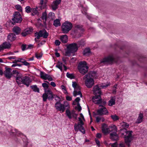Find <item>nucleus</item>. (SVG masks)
Masks as SVG:
<instances>
[{
    "label": "nucleus",
    "mask_w": 147,
    "mask_h": 147,
    "mask_svg": "<svg viewBox=\"0 0 147 147\" xmlns=\"http://www.w3.org/2000/svg\"><path fill=\"white\" fill-rule=\"evenodd\" d=\"M78 68L80 73L84 75L88 72V67L86 61H82L79 63Z\"/></svg>",
    "instance_id": "f257e3e1"
},
{
    "label": "nucleus",
    "mask_w": 147,
    "mask_h": 147,
    "mask_svg": "<svg viewBox=\"0 0 147 147\" xmlns=\"http://www.w3.org/2000/svg\"><path fill=\"white\" fill-rule=\"evenodd\" d=\"M73 26L70 22L66 21L63 23L61 26V29L63 33L67 34L71 29Z\"/></svg>",
    "instance_id": "f03ea898"
},
{
    "label": "nucleus",
    "mask_w": 147,
    "mask_h": 147,
    "mask_svg": "<svg viewBox=\"0 0 147 147\" xmlns=\"http://www.w3.org/2000/svg\"><path fill=\"white\" fill-rule=\"evenodd\" d=\"M125 133L127 135H125L124 137L125 143L128 146H130V143L133 140V137L132 133L133 131H126Z\"/></svg>",
    "instance_id": "7ed1b4c3"
},
{
    "label": "nucleus",
    "mask_w": 147,
    "mask_h": 147,
    "mask_svg": "<svg viewBox=\"0 0 147 147\" xmlns=\"http://www.w3.org/2000/svg\"><path fill=\"white\" fill-rule=\"evenodd\" d=\"M90 74L86 75L84 77L85 80V83L86 86L88 88H91L94 84V81L93 79L90 78Z\"/></svg>",
    "instance_id": "20e7f679"
},
{
    "label": "nucleus",
    "mask_w": 147,
    "mask_h": 147,
    "mask_svg": "<svg viewBox=\"0 0 147 147\" xmlns=\"http://www.w3.org/2000/svg\"><path fill=\"white\" fill-rule=\"evenodd\" d=\"M48 35L49 34L45 29L41 30L38 32H36L34 33V36L36 37L34 40H36V38L39 39L41 37H43V38H47Z\"/></svg>",
    "instance_id": "39448f33"
},
{
    "label": "nucleus",
    "mask_w": 147,
    "mask_h": 147,
    "mask_svg": "<svg viewBox=\"0 0 147 147\" xmlns=\"http://www.w3.org/2000/svg\"><path fill=\"white\" fill-rule=\"evenodd\" d=\"M55 106L56 109L57 111H61V113L64 112L65 107L69 108V106L68 104L65 105L61 103V102H59V101L56 102L55 104Z\"/></svg>",
    "instance_id": "423d86ee"
},
{
    "label": "nucleus",
    "mask_w": 147,
    "mask_h": 147,
    "mask_svg": "<svg viewBox=\"0 0 147 147\" xmlns=\"http://www.w3.org/2000/svg\"><path fill=\"white\" fill-rule=\"evenodd\" d=\"M116 60L113 56L109 55L108 57L103 58L100 61V64H105L107 63H112L113 62H116Z\"/></svg>",
    "instance_id": "0eeeda50"
},
{
    "label": "nucleus",
    "mask_w": 147,
    "mask_h": 147,
    "mask_svg": "<svg viewBox=\"0 0 147 147\" xmlns=\"http://www.w3.org/2000/svg\"><path fill=\"white\" fill-rule=\"evenodd\" d=\"M21 75L19 74V81H21L22 84L28 87L30 83L31 82L30 79L27 76L23 77L21 78Z\"/></svg>",
    "instance_id": "6e6552de"
},
{
    "label": "nucleus",
    "mask_w": 147,
    "mask_h": 147,
    "mask_svg": "<svg viewBox=\"0 0 147 147\" xmlns=\"http://www.w3.org/2000/svg\"><path fill=\"white\" fill-rule=\"evenodd\" d=\"M97 113L98 115L102 116L106 115L108 113V112L105 107L100 105H99V108L97 110Z\"/></svg>",
    "instance_id": "1a4fd4ad"
},
{
    "label": "nucleus",
    "mask_w": 147,
    "mask_h": 147,
    "mask_svg": "<svg viewBox=\"0 0 147 147\" xmlns=\"http://www.w3.org/2000/svg\"><path fill=\"white\" fill-rule=\"evenodd\" d=\"M65 114L69 119H71L72 117L75 119H77L78 114L75 113V111L74 110L71 112L69 109H67L65 111Z\"/></svg>",
    "instance_id": "9d476101"
},
{
    "label": "nucleus",
    "mask_w": 147,
    "mask_h": 147,
    "mask_svg": "<svg viewBox=\"0 0 147 147\" xmlns=\"http://www.w3.org/2000/svg\"><path fill=\"white\" fill-rule=\"evenodd\" d=\"M78 48L77 45L76 43L69 44L67 47V49H69L73 53L77 51Z\"/></svg>",
    "instance_id": "9b49d317"
},
{
    "label": "nucleus",
    "mask_w": 147,
    "mask_h": 147,
    "mask_svg": "<svg viewBox=\"0 0 147 147\" xmlns=\"http://www.w3.org/2000/svg\"><path fill=\"white\" fill-rule=\"evenodd\" d=\"M5 70L4 72L5 76L7 79H10L12 75V74L11 72L12 69L7 67H5Z\"/></svg>",
    "instance_id": "f8f14e48"
},
{
    "label": "nucleus",
    "mask_w": 147,
    "mask_h": 147,
    "mask_svg": "<svg viewBox=\"0 0 147 147\" xmlns=\"http://www.w3.org/2000/svg\"><path fill=\"white\" fill-rule=\"evenodd\" d=\"M40 75V78L44 80H48L49 81H51L53 80V78L50 75L46 74L43 71H41Z\"/></svg>",
    "instance_id": "ddd939ff"
},
{
    "label": "nucleus",
    "mask_w": 147,
    "mask_h": 147,
    "mask_svg": "<svg viewBox=\"0 0 147 147\" xmlns=\"http://www.w3.org/2000/svg\"><path fill=\"white\" fill-rule=\"evenodd\" d=\"M10 22L13 25L18 22V11H15L14 12L11 21H10Z\"/></svg>",
    "instance_id": "4468645a"
},
{
    "label": "nucleus",
    "mask_w": 147,
    "mask_h": 147,
    "mask_svg": "<svg viewBox=\"0 0 147 147\" xmlns=\"http://www.w3.org/2000/svg\"><path fill=\"white\" fill-rule=\"evenodd\" d=\"M93 92L95 96H100L101 94V89L97 85H96L93 87Z\"/></svg>",
    "instance_id": "2eb2a0df"
},
{
    "label": "nucleus",
    "mask_w": 147,
    "mask_h": 147,
    "mask_svg": "<svg viewBox=\"0 0 147 147\" xmlns=\"http://www.w3.org/2000/svg\"><path fill=\"white\" fill-rule=\"evenodd\" d=\"M109 127H108L107 125L104 123L102 126V132L105 135L108 134L110 132Z\"/></svg>",
    "instance_id": "dca6fc26"
},
{
    "label": "nucleus",
    "mask_w": 147,
    "mask_h": 147,
    "mask_svg": "<svg viewBox=\"0 0 147 147\" xmlns=\"http://www.w3.org/2000/svg\"><path fill=\"white\" fill-rule=\"evenodd\" d=\"M115 49H116L117 48H119L121 50H123L125 51V53L127 55H128L129 53V49L125 46H120L118 45L117 44H115L113 47Z\"/></svg>",
    "instance_id": "f3484780"
},
{
    "label": "nucleus",
    "mask_w": 147,
    "mask_h": 147,
    "mask_svg": "<svg viewBox=\"0 0 147 147\" xmlns=\"http://www.w3.org/2000/svg\"><path fill=\"white\" fill-rule=\"evenodd\" d=\"M92 100L96 104H98L102 103V100L100 96H94L92 98Z\"/></svg>",
    "instance_id": "a211bd4d"
},
{
    "label": "nucleus",
    "mask_w": 147,
    "mask_h": 147,
    "mask_svg": "<svg viewBox=\"0 0 147 147\" xmlns=\"http://www.w3.org/2000/svg\"><path fill=\"white\" fill-rule=\"evenodd\" d=\"M16 38V35L13 33H10L7 35V40L8 42H12L15 40Z\"/></svg>",
    "instance_id": "6ab92c4d"
},
{
    "label": "nucleus",
    "mask_w": 147,
    "mask_h": 147,
    "mask_svg": "<svg viewBox=\"0 0 147 147\" xmlns=\"http://www.w3.org/2000/svg\"><path fill=\"white\" fill-rule=\"evenodd\" d=\"M110 136V138L113 141H117L119 140V137L117 133H111Z\"/></svg>",
    "instance_id": "aec40b11"
},
{
    "label": "nucleus",
    "mask_w": 147,
    "mask_h": 147,
    "mask_svg": "<svg viewBox=\"0 0 147 147\" xmlns=\"http://www.w3.org/2000/svg\"><path fill=\"white\" fill-rule=\"evenodd\" d=\"M3 47L4 48V49H10L11 47V45L10 43V42H3L2 44Z\"/></svg>",
    "instance_id": "412c9836"
},
{
    "label": "nucleus",
    "mask_w": 147,
    "mask_h": 147,
    "mask_svg": "<svg viewBox=\"0 0 147 147\" xmlns=\"http://www.w3.org/2000/svg\"><path fill=\"white\" fill-rule=\"evenodd\" d=\"M45 92L47 93L49 100H52L54 98L55 94H53L51 90H48L47 91H46Z\"/></svg>",
    "instance_id": "4be33fe9"
},
{
    "label": "nucleus",
    "mask_w": 147,
    "mask_h": 147,
    "mask_svg": "<svg viewBox=\"0 0 147 147\" xmlns=\"http://www.w3.org/2000/svg\"><path fill=\"white\" fill-rule=\"evenodd\" d=\"M60 39L63 43H65L68 41L67 36L66 35H62L60 37Z\"/></svg>",
    "instance_id": "5701e85b"
},
{
    "label": "nucleus",
    "mask_w": 147,
    "mask_h": 147,
    "mask_svg": "<svg viewBox=\"0 0 147 147\" xmlns=\"http://www.w3.org/2000/svg\"><path fill=\"white\" fill-rule=\"evenodd\" d=\"M143 118V115L142 113H140L137 119L136 123H140L142 121Z\"/></svg>",
    "instance_id": "b1692460"
},
{
    "label": "nucleus",
    "mask_w": 147,
    "mask_h": 147,
    "mask_svg": "<svg viewBox=\"0 0 147 147\" xmlns=\"http://www.w3.org/2000/svg\"><path fill=\"white\" fill-rule=\"evenodd\" d=\"M30 88L35 92L39 93L40 92L39 88L37 87L36 85H33L30 86Z\"/></svg>",
    "instance_id": "393cba45"
},
{
    "label": "nucleus",
    "mask_w": 147,
    "mask_h": 147,
    "mask_svg": "<svg viewBox=\"0 0 147 147\" xmlns=\"http://www.w3.org/2000/svg\"><path fill=\"white\" fill-rule=\"evenodd\" d=\"M13 76L16 78V80L17 84H18V72L17 70H13V73H12Z\"/></svg>",
    "instance_id": "a878e982"
},
{
    "label": "nucleus",
    "mask_w": 147,
    "mask_h": 147,
    "mask_svg": "<svg viewBox=\"0 0 147 147\" xmlns=\"http://www.w3.org/2000/svg\"><path fill=\"white\" fill-rule=\"evenodd\" d=\"M137 58L141 62H144V60L146 59L145 57L142 55H138L137 56Z\"/></svg>",
    "instance_id": "bb28decb"
},
{
    "label": "nucleus",
    "mask_w": 147,
    "mask_h": 147,
    "mask_svg": "<svg viewBox=\"0 0 147 147\" xmlns=\"http://www.w3.org/2000/svg\"><path fill=\"white\" fill-rule=\"evenodd\" d=\"M109 127L110 128V132L112 131L113 132L112 133L115 132V133H117V128L116 126L113 125L111 126H110Z\"/></svg>",
    "instance_id": "cd10ccee"
},
{
    "label": "nucleus",
    "mask_w": 147,
    "mask_h": 147,
    "mask_svg": "<svg viewBox=\"0 0 147 147\" xmlns=\"http://www.w3.org/2000/svg\"><path fill=\"white\" fill-rule=\"evenodd\" d=\"M19 137H21V135H22V136L23 137V139H22L23 141L24 142H25V146L26 147L28 145V141L26 139V137L25 135H23L22 133H21L19 131Z\"/></svg>",
    "instance_id": "c85d7f7f"
},
{
    "label": "nucleus",
    "mask_w": 147,
    "mask_h": 147,
    "mask_svg": "<svg viewBox=\"0 0 147 147\" xmlns=\"http://www.w3.org/2000/svg\"><path fill=\"white\" fill-rule=\"evenodd\" d=\"M61 23L60 20L58 19H56L55 20L53 23V25L55 27H57L61 26Z\"/></svg>",
    "instance_id": "c756f323"
},
{
    "label": "nucleus",
    "mask_w": 147,
    "mask_h": 147,
    "mask_svg": "<svg viewBox=\"0 0 147 147\" xmlns=\"http://www.w3.org/2000/svg\"><path fill=\"white\" fill-rule=\"evenodd\" d=\"M19 62H21L24 65L28 66H29L30 65V64L27 62L25 59H23L21 58H19Z\"/></svg>",
    "instance_id": "7c9ffc66"
},
{
    "label": "nucleus",
    "mask_w": 147,
    "mask_h": 147,
    "mask_svg": "<svg viewBox=\"0 0 147 147\" xmlns=\"http://www.w3.org/2000/svg\"><path fill=\"white\" fill-rule=\"evenodd\" d=\"M121 126L123 128V129H121V130L122 131L123 130H125V132L126 131H127L126 128H127L129 126V125L128 123H127L123 122Z\"/></svg>",
    "instance_id": "2f4dec72"
},
{
    "label": "nucleus",
    "mask_w": 147,
    "mask_h": 147,
    "mask_svg": "<svg viewBox=\"0 0 147 147\" xmlns=\"http://www.w3.org/2000/svg\"><path fill=\"white\" fill-rule=\"evenodd\" d=\"M91 52L90 49L89 48H86L84 50L83 54L84 55H89Z\"/></svg>",
    "instance_id": "473e14b6"
},
{
    "label": "nucleus",
    "mask_w": 147,
    "mask_h": 147,
    "mask_svg": "<svg viewBox=\"0 0 147 147\" xmlns=\"http://www.w3.org/2000/svg\"><path fill=\"white\" fill-rule=\"evenodd\" d=\"M48 16H47V14L46 11L42 13L41 18L42 20H45V22L48 18Z\"/></svg>",
    "instance_id": "72a5a7b5"
},
{
    "label": "nucleus",
    "mask_w": 147,
    "mask_h": 147,
    "mask_svg": "<svg viewBox=\"0 0 147 147\" xmlns=\"http://www.w3.org/2000/svg\"><path fill=\"white\" fill-rule=\"evenodd\" d=\"M78 125L79 126L78 129L79 130L81 131L83 134H84L85 132L84 127L83 126H82V125H80V124L79 123H78Z\"/></svg>",
    "instance_id": "f704fd0d"
},
{
    "label": "nucleus",
    "mask_w": 147,
    "mask_h": 147,
    "mask_svg": "<svg viewBox=\"0 0 147 147\" xmlns=\"http://www.w3.org/2000/svg\"><path fill=\"white\" fill-rule=\"evenodd\" d=\"M115 104V99L113 98L111 99L109 102V106H112Z\"/></svg>",
    "instance_id": "c9c22d12"
},
{
    "label": "nucleus",
    "mask_w": 147,
    "mask_h": 147,
    "mask_svg": "<svg viewBox=\"0 0 147 147\" xmlns=\"http://www.w3.org/2000/svg\"><path fill=\"white\" fill-rule=\"evenodd\" d=\"M12 31L16 34H18V27L14 26L12 29Z\"/></svg>",
    "instance_id": "e433bc0d"
},
{
    "label": "nucleus",
    "mask_w": 147,
    "mask_h": 147,
    "mask_svg": "<svg viewBox=\"0 0 147 147\" xmlns=\"http://www.w3.org/2000/svg\"><path fill=\"white\" fill-rule=\"evenodd\" d=\"M67 77L69 78L70 79H74L75 78V77L74 75L73 74H70L69 72H67L66 74Z\"/></svg>",
    "instance_id": "4c0bfd02"
},
{
    "label": "nucleus",
    "mask_w": 147,
    "mask_h": 147,
    "mask_svg": "<svg viewBox=\"0 0 147 147\" xmlns=\"http://www.w3.org/2000/svg\"><path fill=\"white\" fill-rule=\"evenodd\" d=\"M42 97L43 98V101L44 102L46 101L47 99V98L48 99L47 93L45 92V93L43 94Z\"/></svg>",
    "instance_id": "58836bf2"
},
{
    "label": "nucleus",
    "mask_w": 147,
    "mask_h": 147,
    "mask_svg": "<svg viewBox=\"0 0 147 147\" xmlns=\"http://www.w3.org/2000/svg\"><path fill=\"white\" fill-rule=\"evenodd\" d=\"M80 95L81 97H82V95L80 91H79L78 92L76 90H74L73 92L74 96L76 97L77 95Z\"/></svg>",
    "instance_id": "ea45409f"
},
{
    "label": "nucleus",
    "mask_w": 147,
    "mask_h": 147,
    "mask_svg": "<svg viewBox=\"0 0 147 147\" xmlns=\"http://www.w3.org/2000/svg\"><path fill=\"white\" fill-rule=\"evenodd\" d=\"M55 13L53 12H50L48 15V18H49L53 20L54 17Z\"/></svg>",
    "instance_id": "a19ab883"
},
{
    "label": "nucleus",
    "mask_w": 147,
    "mask_h": 147,
    "mask_svg": "<svg viewBox=\"0 0 147 147\" xmlns=\"http://www.w3.org/2000/svg\"><path fill=\"white\" fill-rule=\"evenodd\" d=\"M72 86L74 89H79V86L75 82H72Z\"/></svg>",
    "instance_id": "79ce46f5"
},
{
    "label": "nucleus",
    "mask_w": 147,
    "mask_h": 147,
    "mask_svg": "<svg viewBox=\"0 0 147 147\" xmlns=\"http://www.w3.org/2000/svg\"><path fill=\"white\" fill-rule=\"evenodd\" d=\"M71 53H73L69 49H67V51L65 53V56H70Z\"/></svg>",
    "instance_id": "37998d69"
},
{
    "label": "nucleus",
    "mask_w": 147,
    "mask_h": 147,
    "mask_svg": "<svg viewBox=\"0 0 147 147\" xmlns=\"http://www.w3.org/2000/svg\"><path fill=\"white\" fill-rule=\"evenodd\" d=\"M111 117L113 120L115 121L119 120V117L116 115H112Z\"/></svg>",
    "instance_id": "c03bdc74"
},
{
    "label": "nucleus",
    "mask_w": 147,
    "mask_h": 147,
    "mask_svg": "<svg viewBox=\"0 0 147 147\" xmlns=\"http://www.w3.org/2000/svg\"><path fill=\"white\" fill-rule=\"evenodd\" d=\"M25 11L27 13L31 12L32 11V9L29 6H27L25 8Z\"/></svg>",
    "instance_id": "a18cd8bd"
},
{
    "label": "nucleus",
    "mask_w": 147,
    "mask_h": 147,
    "mask_svg": "<svg viewBox=\"0 0 147 147\" xmlns=\"http://www.w3.org/2000/svg\"><path fill=\"white\" fill-rule=\"evenodd\" d=\"M25 30L27 34H28L31 33L32 32L33 29L32 28H30L26 29Z\"/></svg>",
    "instance_id": "49530a36"
},
{
    "label": "nucleus",
    "mask_w": 147,
    "mask_h": 147,
    "mask_svg": "<svg viewBox=\"0 0 147 147\" xmlns=\"http://www.w3.org/2000/svg\"><path fill=\"white\" fill-rule=\"evenodd\" d=\"M38 7H36V8H32V11L33 13L35 14H37L38 13Z\"/></svg>",
    "instance_id": "de8ad7c7"
},
{
    "label": "nucleus",
    "mask_w": 147,
    "mask_h": 147,
    "mask_svg": "<svg viewBox=\"0 0 147 147\" xmlns=\"http://www.w3.org/2000/svg\"><path fill=\"white\" fill-rule=\"evenodd\" d=\"M75 27L76 28L79 29L81 31H83V26L80 25H76Z\"/></svg>",
    "instance_id": "09e8293b"
},
{
    "label": "nucleus",
    "mask_w": 147,
    "mask_h": 147,
    "mask_svg": "<svg viewBox=\"0 0 147 147\" xmlns=\"http://www.w3.org/2000/svg\"><path fill=\"white\" fill-rule=\"evenodd\" d=\"M53 98H55V100L56 101H57V102L59 101V102H61V100L59 97L55 95H54Z\"/></svg>",
    "instance_id": "8fccbe9b"
},
{
    "label": "nucleus",
    "mask_w": 147,
    "mask_h": 147,
    "mask_svg": "<svg viewBox=\"0 0 147 147\" xmlns=\"http://www.w3.org/2000/svg\"><path fill=\"white\" fill-rule=\"evenodd\" d=\"M62 64V63H61L56 66V67L59 69L61 71H62L63 70Z\"/></svg>",
    "instance_id": "3c124183"
},
{
    "label": "nucleus",
    "mask_w": 147,
    "mask_h": 147,
    "mask_svg": "<svg viewBox=\"0 0 147 147\" xmlns=\"http://www.w3.org/2000/svg\"><path fill=\"white\" fill-rule=\"evenodd\" d=\"M61 3V1H60L58 0H56L53 2V4L55 6H58V5Z\"/></svg>",
    "instance_id": "603ef678"
},
{
    "label": "nucleus",
    "mask_w": 147,
    "mask_h": 147,
    "mask_svg": "<svg viewBox=\"0 0 147 147\" xmlns=\"http://www.w3.org/2000/svg\"><path fill=\"white\" fill-rule=\"evenodd\" d=\"M77 45L78 48L80 47L81 46L84 45V42L82 40H81L78 42L76 43Z\"/></svg>",
    "instance_id": "864d4df0"
},
{
    "label": "nucleus",
    "mask_w": 147,
    "mask_h": 147,
    "mask_svg": "<svg viewBox=\"0 0 147 147\" xmlns=\"http://www.w3.org/2000/svg\"><path fill=\"white\" fill-rule=\"evenodd\" d=\"M26 46L27 45L26 44H22L21 46V48L22 49V50L23 51H24L26 49H26Z\"/></svg>",
    "instance_id": "5fc2aeb1"
},
{
    "label": "nucleus",
    "mask_w": 147,
    "mask_h": 147,
    "mask_svg": "<svg viewBox=\"0 0 147 147\" xmlns=\"http://www.w3.org/2000/svg\"><path fill=\"white\" fill-rule=\"evenodd\" d=\"M42 56V54L40 53H36L35 54V57L38 59L41 58Z\"/></svg>",
    "instance_id": "6e6d98bb"
},
{
    "label": "nucleus",
    "mask_w": 147,
    "mask_h": 147,
    "mask_svg": "<svg viewBox=\"0 0 147 147\" xmlns=\"http://www.w3.org/2000/svg\"><path fill=\"white\" fill-rule=\"evenodd\" d=\"M42 86L44 88H49V85L46 83H44L42 84Z\"/></svg>",
    "instance_id": "4d7b16f0"
},
{
    "label": "nucleus",
    "mask_w": 147,
    "mask_h": 147,
    "mask_svg": "<svg viewBox=\"0 0 147 147\" xmlns=\"http://www.w3.org/2000/svg\"><path fill=\"white\" fill-rule=\"evenodd\" d=\"M55 43L56 46H58L60 45L61 42L59 40H55Z\"/></svg>",
    "instance_id": "13d9d810"
},
{
    "label": "nucleus",
    "mask_w": 147,
    "mask_h": 147,
    "mask_svg": "<svg viewBox=\"0 0 147 147\" xmlns=\"http://www.w3.org/2000/svg\"><path fill=\"white\" fill-rule=\"evenodd\" d=\"M78 127L79 126L78 125H78H77L76 124H75L74 126V130L76 131H78Z\"/></svg>",
    "instance_id": "bf43d9fd"
},
{
    "label": "nucleus",
    "mask_w": 147,
    "mask_h": 147,
    "mask_svg": "<svg viewBox=\"0 0 147 147\" xmlns=\"http://www.w3.org/2000/svg\"><path fill=\"white\" fill-rule=\"evenodd\" d=\"M95 141L96 144H97L98 146H99L100 145V143L99 140L95 138Z\"/></svg>",
    "instance_id": "052dcab7"
},
{
    "label": "nucleus",
    "mask_w": 147,
    "mask_h": 147,
    "mask_svg": "<svg viewBox=\"0 0 147 147\" xmlns=\"http://www.w3.org/2000/svg\"><path fill=\"white\" fill-rule=\"evenodd\" d=\"M102 137V134L100 133H97L96 135V137L97 138H100Z\"/></svg>",
    "instance_id": "680f3d73"
},
{
    "label": "nucleus",
    "mask_w": 147,
    "mask_h": 147,
    "mask_svg": "<svg viewBox=\"0 0 147 147\" xmlns=\"http://www.w3.org/2000/svg\"><path fill=\"white\" fill-rule=\"evenodd\" d=\"M52 8L53 10H55L58 8V7L57 6H55L53 4L52 5Z\"/></svg>",
    "instance_id": "e2e57ef3"
},
{
    "label": "nucleus",
    "mask_w": 147,
    "mask_h": 147,
    "mask_svg": "<svg viewBox=\"0 0 147 147\" xmlns=\"http://www.w3.org/2000/svg\"><path fill=\"white\" fill-rule=\"evenodd\" d=\"M22 35L24 36H26L27 35H28L27 34V33L26 30H25V31H24L23 32H22L21 33Z\"/></svg>",
    "instance_id": "0e129e2a"
},
{
    "label": "nucleus",
    "mask_w": 147,
    "mask_h": 147,
    "mask_svg": "<svg viewBox=\"0 0 147 147\" xmlns=\"http://www.w3.org/2000/svg\"><path fill=\"white\" fill-rule=\"evenodd\" d=\"M22 20L21 14L19 13V23H20Z\"/></svg>",
    "instance_id": "69168bd1"
},
{
    "label": "nucleus",
    "mask_w": 147,
    "mask_h": 147,
    "mask_svg": "<svg viewBox=\"0 0 147 147\" xmlns=\"http://www.w3.org/2000/svg\"><path fill=\"white\" fill-rule=\"evenodd\" d=\"M33 45H29L28 46L26 49H31L33 48Z\"/></svg>",
    "instance_id": "338daca9"
},
{
    "label": "nucleus",
    "mask_w": 147,
    "mask_h": 147,
    "mask_svg": "<svg viewBox=\"0 0 147 147\" xmlns=\"http://www.w3.org/2000/svg\"><path fill=\"white\" fill-rule=\"evenodd\" d=\"M117 143L115 142L113 144H112L111 145V147H117Z\"/></svg>",
    "instance_id": "774afa93"
}]
</instances>
